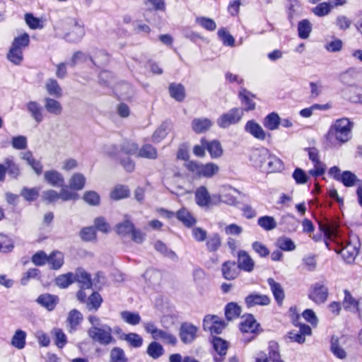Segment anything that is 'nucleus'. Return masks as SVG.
I'll return each instance as SVG.
<instances>
[{"label": "nucleus", "mask_w": 362, "mask_h": 362, "mask_svg": "<svg viewBox=\"0 0 362 362\" xmlns=\"http://www.w3.org/2000/svg\"><path fill=\"white\" fill-rule=\"evenodd\" d=\"M269 151L265 148H259L252 150L250 155V160L256 168L262 169L269 156Z\"/></svg>", "instance_id": "11"}, {"label": "nucleus", "mask_w": 362, "mask_h": 362, "mask_svg": "<svg viewBox=\"0 0 362 362\" xmlns=\"http://www.w3.org/2000/svg\"><path fill=\"white\" fill-rule=\"evenodd\" d=\"M154 339H162L164 342L173 346H175L177 341L175 335L163 329H159L157 335L154 336Z\"/></svg>", "instance_id": "53"}, {"label": "nucleus", "mask_w": 362, "mask_h": 362, "mask_svg": "<svg viewBox=\"0 0 362 362\" xmlns=\"http://www.w3.org/2000/svg\"><path fill=\"white\" fill-rule=\"evenodd\" d=\"M241 313V308L235 303H229L225 308V315L228 320L238 317Z\"/></svg>", "instance_id": "48"}, {"label": "nucleus", "mask_w": 362, "mask_h": 362, "mask_svg": "<svg viewBox=\"0 0 362 362\" xmlns=\"http://www.w3.org/2000/svg\"><path fill=\"white\" fill-rule=\"evenodd\" d=\"M83 320L82 314L77 310H71L66 319L68 331L70 333L75 332Z\"/></svg>", "instance_id": "18"}, {"label": "nucleus", "mask_w": 362, "mask_h": 362, "mask_svg": "<svg viewBox=\"0 0 362 362\" xmlns=\"http://www.w3.org/2000/svg\"><path fill=\"white\" fill-rule=\"evenodd\" d=\"M56 284L61 288H66L74 282V273L69 272L58 276L55 279Z\"/></svg>", "instance_id": "50"}, {"label": "nucleus", "mask_w": 362, "mask_h": 362, "mask_svg": "<svg viewBox=\"0 0 362 362\" xmlns=\"http://www.w3.org/2000/svg\"><path fill=\"white\" fill-rule=\"evenodd\" d=\"M218 171V165L214 163L202 164L200 177H204L208 178L212 177L214 175L217 174Z\"/></svg>", "instance_id": "46"}, {"label": "nucleus", "mask_w": 362, "mask_h": 362, "mask_svg": "<svg viewBox=\"0 0 362 362\" xmlns=\"http://www.w3.org/2000/svg\"><path fill=\"white\" fill-rule=\"evenodd\" d=\"M45 88L50 95L56 98H60L62 95V88L55 79H48L45 84Z\"/></svg>", "instance_id": "44"}, {"label": "nucleus", "mask_w": 362, "mask_h": 362, "mask_svg": "<svg viewBox=\"0 0 362 362\" xmlns=\"http://www.w3.org/2000/svg\"><path fill=\"white\" fill-rule=\"evenodd\" d=\"M221 244V238L218 233L211 234L206 240V250L209 252H214L218 250Z\"/></svg>", "instance_id": "31"}, {"label": "nucleus", "mask_w": 362, "mask_h": 362, "mask_svg": "<svg viewBox=\"0 0 362 362\" xmlns=\"http://www.w3.org/2000/svg\"><path fill=\"white\" fill-rule=\"evenodd\" d=\"M83 199L85 202L91 206H98L100 204V196L95 191H87L84 193Z\"/></svg>", "instance_id": "62"}, {"label": "nucleus", "mask_w": 362, "mask_h": 362, "mask_svg": "<svg viewBox=\"0 0 362 362\" xmlns=\"http://www.w3.org/2000/svg\"><path fill=\"white\" fill-rule=\"evenodd\" d=\"M267 283L270 286L271 291L273 293V296L278 303V305H281L283 300L285 298L284 291L281 285L275 281L274 279L269 278L267 279Z\"/></svg>", "instance_id": "24"}, {"label": "nucleus", "mask_w": 362, "mask_h": 362, "mask_svg": "<svg viewBox=\"0 0 362 362\" xmlns=\"http://www.w3.org/2000/svg\"><path fill=\"white\" fill-rule=\"evenodd\" d=\"M354 123L348 118L337 119L329 127L327 133L328 139L334 138L339 143L345 144L351 138V130Z\"/></svg>", "instance_id": "1"}, {"label": "nucleus", "mask_w": 362, "mask_h": 362, "mask_svg": "<svg viewBox=\"0 0 362 362\" xmlns=\"http://www.w3.org/2000/svg\"><path fill=\"white\" fill-rule=\"evenodd\" d=\"M112 332V328L106 324L102 325L100 327H90L87 332L88 337L93 341L103 346L115 342Z\"/></svg>", "instance_id": "3"}, {"label": "nucleus", "mask_w": 362, "mask_h": 362, "mask_svg": "<svg viewBox=\"0 0 362 362\" xmlns=\"http://www.w3.org/2000/svg\"><path fill=\"white\" fill-rule=\"evenodd\" d=\"M201 143L206 147L212 158H217L222 156L223 148L221 143L217 140L207 141L205 139H202Z\"/></svg>", "instance_id": "19"}, {"label": "nucleus", "mask_w": 362, "mask_h": 362, "mask_svg": "<svg viewBox=\"0 0 362 362\" xmlns=\"http://www.w3.org/2000/svg\"><path fill=\"white\" fill-rule=\"evenodd\" d=\"M297 220L293 215L286 214L281 217L280 225L282 226L284 230L288 232H293L297 228Z\"/></svg>", "instance_id": "40"}, {"label": "nucleus", "mask_w": 362, "mask_h": 362, "mask_svg": "<svg viewBox=\"0 0 362 362\" xmlns=\"http://www.w3.org/2000/svg\"><path fill=\"white\" fill-rule=\"evenodd\" d=\"M129 190L127 187L118 185L111 192L110 197L112 199L119 200L129 197Z\"/></svg>", "instance_id": "57"}, {"label": "nucleus", "mask_w": 362, "mask_h": 362, "mask_svg": "<svg viewBox=\"0 0 362 362\" xmlns=\"http://www.w3.org/2000/svg\"><path fill=\"white\" fill-rule=\"evenodd\" d=\"M58 297L51 294H42L40 295L37 302L42 306L46 308L48 310H53L58 303Z\"/></svg>", "instance_id": "29"}, {"label": "nucleus", "mask_w": 362, "mask_h": 362, "mask_svg": "<svg viewBox=\"0 0 362 362\" xmlns=\"http://www.w3.org/2000/svg\"><path fill=\"white\" fill-rule=\"evenodd\" d=\"M74 282L80 284L83 289L90 288L92 286L90 275L82 268H78L74 274Z\"/></svg>", "instance_id": "20"}, {"label": "nucleus", "mask_w": 362, "mask_h": 362, "mask_svg": "<svg viewBox=\"0 0 362 362\" xmlns=\"http://www.w3.org/2000/svg\"><path fill=\"white\" fill-rule=\"evenodd\" d=\"M222 274L227 280L235 279L239 274V268L233 261H226L222 264Z\"/></svg>", "instance_id": "17"}, {"label": "nucleus", "mask_w": 362, "mask_h": 362, "mask_svg": "<svg viewBox=\"0 0 362 362\" xmlns=\"http://www.w3.org/2000/svg\"><path fill=\"white\" fill-rule=\"evenodd\" d=\"M258 225L265 230H272L276 227L274 217L269 216H261L257 220Z\"/></svg>", "instance_id": "51"}, {"label": "nucleus", "mask_w": 362, "mask_h": 362, "mask_svg": "<svg viewBox=\"0 0 362 362\" xmlns=\"http://www.w3.org/2000/svg\"><path fill=\"white\" fill-rule=\"evenodd\" d=\"M170 96L178 102H182L185 98V90L181 83H171L169 86Z\"/></svg>", "instance_id": "35"}, {"label": "nucleus", "mask_w": 362, "mask_h": 362, "mask_svg": "<svg viewBox=\"0 0 362 362\" xmlns=\"http://www.w3.org/2000/svg\"><path fill=\"white\" fill-rule=\"evenodd\" d=\"M45 181L53 187H63L64 178L63 175L57 170H47L44 174Z\"/></svg>", "instance_id": "21"}, {"label": "nucleus", "mask_w": 362, "mask_h": 362, "mask_svg": "<svg viewBox=\"0 0 362 362\" xmlns=\"http://www.w3.org/2000/svg\"><path fill=\"white\" fill-rule=\"evenodd\" d=\"M281 118L276 112H272L267 115L263 121L264 126L269 130L274 131L279 128Z\"/></svg>", "instance_id": "33"}, {"label": "nucleus", "mask_w": 362, "mask_h": 362, "mask_svg": "<svg viewBox=\"0 0 362 362\" xmlns=\"http://www.w3.org/2000/svg\"><path fill=\"white\" fill-rule=\"evenodd\" d=\"M5 166L6 173L13 178H17L20 175V168L18 165L10 158L5 160Z\"/></svg>", "instance_id": "58"}, {"label": "nucleus", "mask_w": 362, "mask_h": 362, "mask_svg": "<svg viewBox=\"0 0 362 362\" xmlns=\"http://www.w3.org/2000/svg\"><path fill=\"white\" fill-rule=\"evenodd\" d=\"M48 263L53 269H59L64 264V255L59 251L52 252L48 256Z\"/></svg>", "instance_id": "41"}, {"label": "nucleus", "mask_w": 362, "mask_h": 362, "mask_svg": "<svg viewBox=\"0 0 362 362\" xmlns=\"http://www.w3.org/2000/svg\"><path fill=\"white\" fill-rule=\"evenodd\" d=\"M259 327V324L257 322L254 316L251 314L245 317L240 323V329L243 333H248L252 334L250 338L245 339L247 342L250 341L255 338V335L258 332Z\"/></svg>", "instance_id": "6"}, {"label": "nucleus", "mask_w": 362, "mask_h": 362, "mask_svg": "<svg viewBox=\"0 0 362 362\" xmlns=\"http://www.w3.org/2000/svg\"><path fill=\"white\" fill-rule=\"evenodd\" d=\"M277 247L284 251H293L296 249L293 241L287 237H280L276 241Z\"/></svg>", "instance_id": "55"}, {"label": "nucleus", "mask_w": 362, "mask_h": 362, "mask_svg": "<svg viewBox=\"0 0 362 362\" xmlns=\"http://www.w3.org/2000/svg\"><path fill=\"white\" fill-rule=\"evenodd\" d=\"M25 21L26 24L31 29L42 28L43 25L40 18L35 17L33 13H27L25 14Z\"/></svg>", "instance_id": "61"}, {"label": "nucleus", "mask_w": 362, "mask_h": 362, "mask_svg": "<svg viewBox=\"0 0 362 362\" xmlns=\"http://www.w3.org/2000/svg\"><path fill=\"white\" fill-rule=\"evenodd\" d=\"M242 103L245 106L243 110L244 111L253 110L255 108V103L252 101L251 98H254L250 92L246 89H243L239 93Z\"/></svg>", "instance_id": "34"}, {"label": "nucleus", "mask_w": 362, "mask_h": 362, "mask_svg": "<svg viewBox=\"0 0 362 362\" xmlns=\"http://www.w3.org/2000/svg\"><path fill=\"white\" fill-rule=\"evenodd\" d=\"M269 358L272 362L281 360L279 344L273 341L269 344Z\"/></svg>", "instance_id": "63"}, {"label": "nucleus", "mask_w": 362, "mask_h": 362, "mask_svg": "<svg viewBox=\"0 0 362 362\" xmlns=\"http://www.w3.org/2000/svg\"><path fill=\"white\" fill-rule=\"evenodd\" d=\"M308 156L313 163L314 168L309 170V174L313 177H319L325 172V165L319 159V152L315 148H308Z\"/></svg>", "instance_id": "7"}, {"label": "nucleus", "mask_w": 362, "mask_h": 362, "mask_svg": "<svg viewBox=\"0 0 362 362\" xmlns=\"http://www.w3.org/2000/svg\"><path fill=\"white\" fill-rule=\"evenodd\" d=\"M332 6L329 3L323 2L317 5L313 9V12L317 16H325L328 15L331 11Z\"/></svg>", "instance_id": "64"}, {"label": "nucleus", "mask_w": 362, "mask_h": 362, "mask_svg": "<svg viewBox=\"0 0 362 362\" xmlns=\"http://www.w3.org/2000/svg\"><path fill=\"white\" fill-rule=\"evenodd\" d=\"M119 339L127 341L134 348L141 347L143 344L142 337L136 333L122 334L119 335Z\"/></svg>", "instance_id": "32"}, {"label": "nucleus", "mask_w": 362, "mask_h": 362, "mask_svg": "<svg viewBox=\"0 0 362 362\" xmlns=\"http://www.w3.org/2000/svg\"><path fill=\"white\" fill-rule=\"evenodd\" d=\"M238 267L239 269L247 272H251L254 269L255 262L245 250H240L238 253Z\"/></svg>", "instance_id": "14"}, {"label": "nucleus", "mask_w": 362, "mask_h": 362, "mask_svg": "<svg viewBox=\"0 0 362 362\" xmlns=\"http://www.w3.org/2000/svg\"><path fill=\"white\" fill-rule=\"evenodd\" d=\"M358 242L354 244L352 240H350L346 242L345 245H342L341 248L339 251L336 250V252L340 253L347 263H351L358 254Z\"/></svg>", "instance_id": "8"}, {"label": "nucleus", "mask_w": 362, "mask_h": 362, "mask_svg": "<svg viewBox=\"0 0 362 362\" xmlns=\"http://www.w3.org/2000/svg\"><path fill=\"white\" fill-rule=\"evenodd\" d=\"M245 131L255 138L263 141L266 139V132L263 128L255 120H249L245 126Z\"/></svg>", "instance_id": "16"}, {"label": "nucleus", "mask_w": 362, "mask_h": 362, "mask_svg": "<svg viewBox=\"0 0 362 362\" xmlns=\"http://www.w3.org/2000/svg\"><path fill=\"white\" fill-rule=\"evenodd\" d=\"M137 157L147 159H156L158 156L157 150L150 144H144L138 150Z\"/></svg>", "instance_id": "37"}, {"label": "nucleus", "mask_w": 362, "mask_h": 362, "mask_svg": "<svg viewBox=\"0 0 362 362\" xmlns=\"http://www.w3.org/2000/svg\"><path fill=\"white\" fill-rule=\"evenodd\" d=\"M146 352L149 356L153 359H157L163 354L164 349L159 343L152 341L149 344Z\"/></svg>", "instance_id": "52"}, {"label": "nucleus", "mask_w": 362, "mask_h": 362, "mask_svg": "<svg viewBox=\"0 0 362 362\" xmlns=\"http://www.w3.org/2000/svg\"><path fill=\"white\" fill-rule=\"evenodd\" d=\"M343 305L345 310L350 311H359L358 301L356 300L348 290H344Z\"/></svg>", "instance_id": "39"}, {"label": "nucleus", "mask_w": 362, "mask_h": 362, "mask_svg": "<svg viewBox=\"0 0 362 362\" xmlns=\"http://www.w3.org/2000/svg\"><path fill=\"white\" fill-rule=\"evenodd\" d=\"M26 336L25 331L17 329L11 339V345L18 349H23L25 346Z\"/></svg>", "instance_id": "38"}, {"label": "nucleus", "mask_w": 362, "mask_h": 362, "mask_svg": "<svg viewBox=\"0 0 362 362\" xmlns=\"http://www.w3.org/2000/svg\"><path fill=\"white\" fill-rule=\"evenodd\" d=\"M103 302L101 296L97 293H93L88 298L87 306L88 310H97Z\"/></svg>", "instance_id": "59"}, {"label": "nucleus", "mask_w": 362, "mask_h": 362, "mask_svg": "<svg viewBox=\"0 0 362 362\" xmlns=\"http://www.w3.org/2000/svg\"><path fill=\"white\" fill-rule=\"evenodd\" d=\"M84 35V25L75 20L71 31L69 33H66L64 37L67 42L75 43L81 41Z\"/></svg>", "instance_id": "13"}, {"label": "nucleus", "mask_w": 362, "mask_h": 362, "mask_svg": "<svg viewBox=\"0 0 362 362\" xmlns=\"http://www.w3.org/2000/svg\"><path fill=\"white\" fill-rule=\"evenodd\" d=\"M243 116V110L240 107H233L223 114L218 119L217 124L223 129L228 128L232 124H237Z\"/></svg>", "instance_id": "4"}, {"label": "nucleus", "mask_w": 362, "mask_h": 362, "mask_svg": "<svg viewBox=\"0 0 362 362\" xmlns=\"http://www.w3.org/2000/svg\"><path fill=\"white\" fill-rule=\"evenodd\" d=\"M86 183V177L81 173H74L69 180L70 188L79 191L81 190Z\"/></svg>", "instance_id": "42"}, {"label": "nucleus", "mask_w": 362, "mask_h": 362, "mask_svg": "<svg viewBox=\"0 0 362 362\" xmlns=\"http://www.w3.org/2000/svg\"><path fill=\"white\" fill-rule=\"evenodd\" d=\"M29 43L30 37L27 33L15 37L7 54V59L13 64L19 65L23 59V50Z\"/></svg>", "instance_id": "2"}, {"label": "nucleus", "mask_w": 362, "mask_h": 362, "mask_svg": "<svg viewBox=\"0 0 362 362\" xmlns=\"http://www.w3.org/2000/svg\"><path fill=\"white\" fill-rule=\"evenodd\" d=\"M271 303V298L264 294L252 292L245 298V303L248 308L260 305L266 306Z\"/></svg>", "instance_id": "9"}, {"label": "nucleus", "mask_w": 362, "mask_h": 362, "mask_svg": "<svg viewBox=\"0 0 362 362\" xmlns=\"http://www.w3.org/2000/svg\"><path fill=\"white\" fill-rule=\"evenodd\" d=\"M198 327L190 322H183L179 329V337L182 343L192 344L197 337Z\"/></svg>", "instance_id": "5"}, {"label": "nucleus", "mask_w": 362, "mask_h": 362, "mask_svg": "<svg viewBox=\"0 0 362 362\" xmlns=\"http://www.w3.org/2000/svg\"><path fill=\"white\" fill-rule=\"evenodd\" d=\"M127 361L123 349L115 347L111 350L110 362H127Z\"/></svg>", "instance_id": "60"}, {"label": "nucleus", "mask_w": 362, "mask_h": 362, "mask_svg": "<svg viewBox=\"0 0 362 362\" xmlns=\"http://www.w3.org/2000/svg\"><path fill=\"white\" fill-rule=\"evenodd\" d=\"M45 107L49 113L54 115H59L62 112L61 103L51 98H45Z\"/></svg>", "instance_id": "36"}, {"label": "nucleus", "mask_w": 362, "mask_h": 362, "mask_svg": "<svg viewBox=\"0 0 362 362\" xmlns=\"http://www.w3.org/2000/svg\"><path fill=\"white\" fill-rule=\"evenodd\" d=\"M120 317L123 321L131 325H139L141 322V317L137 313L124 310L120 313Z\"/></svg>", "instance_id": "47"}, {"label": "nucleus", "mask_w": 362, "mask_h": 362, "mask_svg": "<svg viewBox=\"0 0 362 362\" xmlns=\"http://www.w3.org/2000/svg\"><path fill=\"white\" fill-rule=\"evenodd\" d=\"M266 163L262 168V170L268 173L280 172L284 169V163L282 160L274 154L269 152V156L267 157Z\"/></svg>", "instance_id": "12"}, {"label": "nucleus", "mask_w": 362, "mask_h": 362, "mask_svg": "<svg viewBox=\"0 0 362 362\" xmlns=\"http://www.w3.org/2000/svg\"><path fill=\"white\" fill-rule=\"evenodd\" d=\"M92 63L98 66H103L109 62V56L104 50H98L93 57H90Z\"/></svg>", "instance_id": "43"}, {"label": "nucleus", "mask_w": 362, "mask_h": 362, "mask_svg": "<svg viewBox=\"0 0 362 362\" xmlns=\"http://www.w3.org/2000/svg\"><path fill=\"white\" fill-rule=\"evenodd\" d=\"M26 110L30 117L37 124L42 122L44 119L43 107L36 101H29L25 105Z\"/></svg>", "instance_id": "15"}, {"label": "nucleus", "mask_w": 362, "mask_h": 362, "mask_svg": "<svg viewBox=\"0 0 362 362\" xmlns=\"http://www.w3.org/2000/svg\"><path fill=\"white\" fill-rule=\"evenodd\" d=\"M328 297V288L320 283L315 284L309 294V298L317 304L325 303Z\"/></svg>", "instance_id": "10"}, {"label": "nucleus", "mask_w": 362, "mask_h": 362, "mask_svg": "<svg viewBox=\"0 0 362 362\" xmlns=\"http://www.w3.org/2000/svg\"><path fill=\"white\" fill-rule=\"evenodd\" d=\"M237 192L238 191L235 188L230 186H223L219 194V200L228 205H235L237 202V199L234 194Z\"/></svg>", "instance_id": "22"}, {"label": "nucleus", "mask_w": 362, "mask_h": 362, "mask_svg": "<svg viewBox=\"0 0 362 362\" xmlns=\"http://www.w3.org/2000/svg\"><path fill=\"white\" fill-rule=\"evenodd\" d=\"M134 224L129 220V216H124V220L115 226L116 233L122 236L131 234L134 230Z\"/></svg>", "instance_id": "28"}, {"label": "nucleus", "mask_w": 362, "mask_h": 362, "mask_svg": "<svg viewBox=\"0 0 362 362\" xmlns=\"http://www.w3.org/2000/svg\"><path fill=\"white\" fill-rule=\"evenodd\" d=\"M212 124V122L208 118H195L192 122V129L197 134H202L208 131Z\"/></svg>", "instance_id": "25"}, {"label": "nucleus", "mask_w": 362, "mask_h": 362, "mask_svg": "<svg viewBox=\"0 0 362 362\" xmlns=\"http://www.w3.org/2000/svg\"><path fill=\"white\" fill-rule=\"evenodd\" d=\"M175 216L187 228L192 227L197 223V219L194 217L192 214L185 207L178 210Z\"/></svg>", "instance_id": "23"}, {"label": "nucleus", "mask_w": 362, "mask_h": 362, "mask_svg": "<svg viewBox=\"0 0 362 362\" xmlns=\"http://www.w3.org/2000/svg\"><path fill=\"white\" fill-rule=\"evenodd\" d=\"M330 349L332 354L338 358L344 359L346 358V352L340 346L337 337L333 336L332 337Z\"/></svg>", "instance_id": "45"}, {"label": "nucleus", "mask_w": 362, "mask_h": 362, "mask_svg": "<svg viewBox=\"0 0 362 362\" xmlns=\"http://www.w3.org/2000/svg\"><path fill=\"white\" fill-rule=\"evenodd\" d=\"M213 346L214 350L218 354L220 357L216 356L214 360L216 362L222 361V356L226 354V351L228 349V344L227 341L222 339L220 337H214L213 339Z\"/></svg>", "instance_id": "30"}, {"label": "nucleus", "mask_w": 362, "mask_h": 362, "mask_svg": "<svg viewBox=\"0 0 362 362\" xmlns=\"http://www.w3.org/2000/svg\"><path fill=\"white\" fill-rule=\"evenodd\" d=\"M312 31V25L307 19H304L298 23V33L301 39H307Z\"/></svg>", "instance_id": "49"}, {"label": "nucleus", "mask_w": 362, "mask_h": 362, "mask_svg": "<svg viewBox=\"0 0 362 362\" xmlns=\"http://www.w3.org/2000/svg\"><path fill=\"white\" fill-rule=\"evenodd\" d=\"M339 182L346 187H351L354 185L358 186L360 184H362V180L349 170H345L341 173Z\"/></svg>", "instance_id": "27"}, {"label": "nucleus", "mask_w": 362, "mask_h": 362, "mask_svg": "<svg viewBox=\"0 0 362 362\" xmlns=\"http://www.w3.org/2000/svg\"><path fill=\"white\" fill-rule=\"evenodd\" d=\"M21 196L28 202H33L39 197V189L36 187L28 188L24 187L20 193Z\"/></svg>", "instance_id": "54"}, {"label": "nucleus", "mask_w": 362, "mask_h": 362, "mask_svg": "<svg viewBox=\"0 0 362 362\" xmlns=\"http://www.w3.org/2000/svg\"><path fill=\"white\" fill-rule=\"evenodd\" d=\"M154 248L163 255L168 257V258L171 259H177V255L175 252L173 250L168 249L167 246L161 241H156L154 244Z\"/></svg>", "instance_id": "56"}, {"label": "nucleus", "mask_w": 362, "mask_h": 362, "mask_svg": "<svg viewBox=\"0 0 362 362\" xmlns=\"http://www.w3.org/2000/svg\"><path fill=\"white\" fill-rule=\"evenodd\" d=\"M195 200L197 205L202 207L208 206L211 202V197L204 186H201L196 190Z\"/></svg>", "instance_id": "26"}]
</instances>
